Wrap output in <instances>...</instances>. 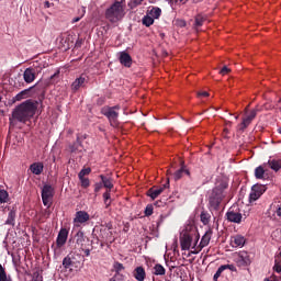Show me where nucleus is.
Here are the masks:
<instances>
[{
  "mask_svg": "<svg viewBox=\"0 0 281 281\" xmlns=\"http://www.w3.org/2000/svg\"><path fill=\"white\" fill-rule=\"evenodd\" d=\"M227 188L229 183L225 179H220L216 181L215 187L207 192V209L210 212H218L223 205V201L227 196Z\"/></svg>",
  "mask_w": 281,
  "mask_h": 281,
  "instance_id": "nucleus-1",
  "label": "nucleus"
},
{
  "mask_svg": "<svg viewBox=\"0 0 281 281\" xmlns=\"http://www.w3.org/2000/svg\"><path fill=\"white\" fill-rule=\"evenodd\" d=\"M200 238L201 235H199V231L194 224L184 225L180 232V247L182 251H191V254H194Z\"/></svg>",
  "mask_w": 281,
  "mask_h": 281,
  "instance_id": "nucleus-2",
  "label": "nucleus"
},
{
  "mask_svg": "<svg viewBox=\"0 0 281 281\" xmlns=\"http://www.w3.org/2000/svg\"><path fill=\"white\" fill-rule=\"evenodd\" d=\"M37 106L36 102L26 100L13 111L12 117L18 122H27L30 117H34Z\"/></svg>",
  "mask_w": 281,
  "mask_h": 281,
  "instance_id": "nucleus-3",
  "label": "nucleus"
},
{
  "mask_svg": "<svg viewBox=\"0 0 281 281\" xmlns=\"http://www.w3.org/2000/svg\"><path fill=\"white\" fill-rule=\"evenodd\" d=\"M124 0H114V2L105 10V19L110 23H117L124 19Z\"/></svg>",
  "mask_w": 281,
  "mask_h": 281,
  "instance_id": "nucleus-4",
  "label": "nucleus"
},
{
  "mask_svg": "<svg viewBox=\"0 0 281 281\" xmlns=\"http://www.w3.org/2000/svg\"><path fill=\"white\" fill-rule=\"evenodd\" d=\"M120 108L119 105L115 106H103L101 109L102 115H104L108 120L111 126L113 128H116V126L120 125V121H117V117H120Z\"/></svg>",
  "mask_w": 281,
  "mask_h": 281,
  "instance_id": "nucleus-5",
  "label": "nucleus"
},
{
  "mask_svg": "<svg viewBox=\"0 0 281 281\" xmlns=\"http://www.w3.org/2000/svg\"><path fill=\"white\" fill-rule=\"evenodd\" d=\"M234 262L239 269H247L251 265V254L241 250L238 252H235L234 256Z\"/></svg>",
  "mask_w": 281,
  "mask_h": 281,
  "instance_id": "nucleus-6",
  "label": "nucleus"
},
{
  "mask_svg": "<svg viewBox=\"0 0 281 281\" xmlns=\"http://www.w3.org/2000/svg\"><path fill=\"white\" fill-rule=\"evenodd\" d=\"M68 238H69V231L65 227H61L56 238V247L54 245L52 246V249H54L55 255L58 252V249L67 245Z\"/></svg>",
  "mask_w": 281,
  "mask_h": 281,
  "instance_id": "nucleus-7",
  "label": "nucleus"
},
{
  "mask_svg": "<svg viewBox=\"0 0 281 281\" xmlns=\"http://www.w3.org/2000/svg\"><path fill=\"white\" fill-rule=\"evenodd\" d=\"M267 192V187L265 184H255L251 188L249 193V203H256L260 196H262Z\"/></svg>",
  "mask_w": 281,
  "mask_h": 281,
  "instance_id": "nucleus-8",
  "label": "nucleus"
},
{
  "mask_svg": "<svg viewBox=\"0 0 281 281\" xmlns=\"http://www.w3.org/2000/svg\"><path fill=\"white\" fill-rule=\"evenodd\" d=\"M226 218L229 223H243V213L238 210V206H232L226 213Z\"/></svg>",
  "mask_w": 281,
  "mask_h": 281,
  "instance_id": "nucleus-9",
  "label": "nucleus"
},
{
  "mask_svg": "<svg viewBox=\"0 0 281 281\" xmlns=\"http://www.w3.org/2000/svg\"><path fill=\"white\" fill-rule=\"evenodd\" d=\"M91 220V215L87 211H77L72 223L75 227H80V225H86Z\"/></svg>",
  "mask_w": 281,
  "mask_h": 281,
  "instance_id": "nucleus-10",
  "label": "nucleus"
},
{
  "mask_svg": "<svg viewBox=\"0 0 281 281\" xmlns=\"http://www.w3.org/2000/svg\"><path fill=\"white\" fill-rule=\"evenodd\" d=\"M54 199V189L49 184H45L42 189V201L46 207L52 205V200Z\"/></svg>",
  "mask_w": 281,
  "mask_h": 281,
  "instance_id": "nucleus-11",
  "label": "nucleus"
},
{
  "mask_svg": "<svg viewBox=\"0 0 281 281\" xmlns=\"http://www.w3.org/2000/svg\"><path fill=\"white\" fill-rule=\"evenodd\" d=\"M168 188H170V182H167L160 187H153L147 191V196L155 201V199H157L164 192V190Z\"/></svg>",
  "mask_w": 281,
  "mask_h": 281,
  "instance_id": "nucleus-12",
  "label": "nucleus"
},
{
  "mask_svg": "<svg viewBox=\"0 0 281 281\" xmlns=\"http://www.w3.org/2000/svg\"><path fill=\"white\" fill-rule=\"evenodd\" d=\"M256 115H258V110H256V109L250 110L249 112L246 111V114L240 124V126H241L240 130L245 131V128H247L249 126V124H251V122H254V120H256Z\"/></svg>",
  "mask_w": 281,
  "mask_h": 281,
  "instance_id": "nucleus-13",
  "label": "nucleus"
},
{
  "mask_svg": "<svg viewBox=\"0 0 281 281\" xmlns=\"http://www.w3.org/2000/svg\"><path fill=\"white\" fill-rule=\"evenodd\" d=\"M210 240H212V232H206L202 238L200 244H195V251L194 254H199L203 250L204 247H207L210 245Z\"/></svg>",
  "mask_w": 281,
  "mask_h": 281,
  "instance_id": "nucleus-14",
  "label": "nucleus"
},
{
  "mask_svg": "<svg viewBox=\"0 0 281 281\" xmlns=\"http://www.w3.org/2000/svg\"><path fill=\"white\" fill-rule=\"evenodd\" d=\"M87 82H89V77L87 75L82 74L80 77L75 79V81L71 83V89L74 91H78L82 87H86Z\"/></svg>",
  "mask_w": 281,
  "mask_h": 281,
  "instance_id": "nucleus-15",
  "label": "nucleus"
},
{
  "mask_svg": "<svg viewBox=\"0 0 281 281\" xmlns=\"http://www.w3.org/2000/svg\"><path fill=\"white\" fill-rule=\"evenodd\" d=\"M100 234H101V238L103 240V243H113V240H115L113 238V232H111V227H104L100 229Z\"/></svg>",
  "mask_w": 281,
  "mask_h": 281,
  "instance_id": "nucleus-16",
  "label": "nucleus"
},
{
  "mask_svg": "<svg viewBox=\"0 0 281 281\" xmlns=\"http://www.w3.org/2000/svg\"><path fill=\"white\" fill-rule=\"evenodd\" d=\"M23 78L27 85L34 82V80H36V70L34 68H26Z\"/></svg>",
  "mask_w": 281,
  "mask_h": 281,
  "instance_id": "nucleus-17",
  "label": "nucleus"
},
{
  "mask_svg": "<svg viewBox=\"0 0 281 281\" xmlns=\"http://www.w3.org/2000/svg\"><path fill=\"white\" fill-rule=\"evenodd\" d=\"M75 238H76V245H78L80 249H85V247H87V244L85 243L86 241L89 243V239L85 236V232L82 231L77 232Z\"/></svg>",
  "mask_w": 281,
  "mask_h": 281,
  "instance_id": "nucleus-18",
  "label": "nucleus"
},
{
  "mask_svg": "<svg viewBox=\"0 0 281 281\" xmlns=\"http://www.w3.org/2000/svg\"><path fill=\"white\" fill-rule=\"evenodd\" d=\"M119 60L123 67H131V65H133V58L126 52L120 53Z\"/></svg>",
  "mask_w": 281,
  "mask_h": 281,
  "instance_id": "nucleus-19",
  "label": "nucleus"
},
{
  "mask_svg": "<svg viewBox=\"0 0 281 281\" xmlns=\"http://www.w3.org/2000/svg\"><path fill=\"white\" fill-rule=\"evenodd\" d=\"M246 239L243 235H236L231 238L232 247H245Z\"/></svg>",
  "mask_w": 281,
  "mask_h": 281,
  "instance_id": "nucleus-20",
  "label": "nucleus"
},
{
  "mask_svg": "<svg viewBox=\"0 0 281 281\" xmlns=\"http://www.w3.org/2000/svg\"><path fill=\"white\" fill-rule=\"evenodd\" d=\"M45 166L43 165V162H33L30 166V170L32 172V175H43V170H44Z\"/></svg>",
  "mask_w": 281,
  "mask_h": 281,
  "instance_id": "nucleus-21",
  "label": "nucleus"
},
{
  "mask_svg": "<svg viewBox=\"0 0 281 281\" xmlns=\"http://www.w3.org/2000/svg\"><path fill=\"white\" fill-rule=\"evenodd\" d=\"M133 276H134L135 280L144 281V280H146V270H144V267H137V268H135Z\"/></svg>",
  "mask_w": 281,
  "mask_h": 281,
  "instance_id": "nucleus-22",
  "label": "nucleus"
},
{
  "mask_svg": "<svg viewBox=\"0 0 281 281\" xmlns=\"http://www.w3.org/2000/svg\"><path fill=\"white\" fill-rule=\"evenodd\" d=\"M183 175H187V177H190V170H188L186 168V166H182L180 169H178L175 173H173V179L175 181H179V179L183 178Z\"/></svg>",
  "mask_w": 281,
  "mask_h": 281,
  "instance_id": "nucleus-23",
  "label": "nucleus"
},
{
  "mask_svg": "<svg viewBox=\"0 0 281 281\" xmlns=\"http://www.w3.org/2000/svg\"><path fill=\"white\" fill-rule=\"evenodd\" d=\"M101 179V183L103 184V188H106V190H113V179L111 177H106L104 175L99 176Z\"/></svg>",
  "mask_w": 281,
  "mask_h": 281,
  "instance_id": "nucleus-24",
  "label": "nucleus"
},
{
  "mask_svg": "<svg viewBox=\"0 0 281 281\" xmlns=\"http://www.w3.org/2000/svg\"><path fill=\"white\" fill-rule=\"evenodd\" d=\"M268 166L269 168H271V170H274V172H278L279 170H281L280 159L270 157V159L268 160Z\"/></svg>",
  "mask_w": 281,
  "mask_h": 281,
  "instance_id": "nucleus-25",
  "label": "nucleus"
},
{
  "mask_svg": "<svg viewBox=\"0 0 281 281\" xmlns=\"http://www.w3.org/2000/svg\"><path fill=\"white\" fill-rule=\"evenodd\" d=\"M15 221H16V210L13 209L8 214L5 225H11L12 227H14Z\"/></svg>",
  "mask_w": 281,
  "mask_h": 281,
  "instance_id": "nucleus-26",
  "label": "nucleus"
},
{
  "mask_svg": "<svg viewBox=\"0 0 281 281\" xmlns=\"http://www.w3.org/2000/svg\"><path fill=\"white\" fill-rule=\"evenodd\" d=\"M274 271L277 273H281V249H279V252L274 257Z\"/></svg>",
  "mask_w": 281,
  "mask_h": 281,
  "instance_id": "nucleus-27",
  "label": "nucleus"
},
{
  "mask_svg": "<svg viewBox=\"0 0 281 281\" xmlns=\"http://www.w3.org/2000/svg\"><path fill=\"white\" fill-rule=\"evenodd\" d=\"M212 218V215L207 211H202L200 214V221L203 223V225H209L210 221Z\"/></svg>",
  "mask_w": 281,
  "mask_h": 281,
  "instance_id": "nucleus-28",
  "label": "nucleus"
},
{
  "mask_svg": "<svg viewBox=\"0 0 281 281\" xmlns=\"http://www.w3.org/2000/svg\"><path fill=\"white\" fill-rule=\"evenodd\" d=\"M147 14L154 19H159V16H161V9L159 7H153L148 10Z\"/></svg>",
  "mask_w": 281,
  "mask_h": 281,
  "instance_id": "nucleus-29",
  "label": "nucleus"
},
{
  "mask_svg": "<svg viewBox=\"0 0 281 281\" xmlns=\"http://www.w3.org/2000/svg\"><path fill=\"white\" fill-rule=\"evenodd\" d=\"M103 203L105 205V209L109 210V207H111V190H106L104 193H103Z\"/></svg>",
  "mask_w": 281,
  "mask_h": 281,
  "instance_id": "nucleus-30",
  "label": "nucleus"
},
{
  "mask_svg": "<svg viewBox=\"0 0 281 281\" xmlns=\"http://www.w3.org/2000/svg\"><path fill=\"white\" fill-rule=\"evenodd\" d=\"M142 23L145 25V27H150V25L155 23V19L147 13L145 16H143Z\"/></svg>",
  "mask_w": 281,
  "mask_h": 281,
  "instance_id": "nucleus-31",
  "label": "nucleus"
},
{
  "mask_svg": "<svg viewBox=\"0 0 281 281\" xmlns=\"http://www.w3.org/2000/svg\"><path fill=\"white\" fill-rule=\"evenodd\" d=\"M154 276H166V268L161 263H157L154 267Z\"/></svg>",
  "mask_w": 281,
  "mask_h": 281,
  "instance_id": "nucleus-32",
  "label": "nucleus"
},
{
  "mask_svg": "<svg viewBox=\"0 0 281 281\" xmlns=\"http://www.w3.org/2000/svg\"><path fill=\"white\" fill-rule=\"evenodd\" d=\"M80 146H82V143H80V137L77 136V142L69 146L70 153H78V150H80Z\"/></svg>",
  "mask_w": 281,
  "mask_h": 281,
  "instance_id": "nucleus-33",
  "label": "nucleus"
},
{
  "mask_svg": "<svg viewBox=\"0 0 281 281\" xmlns=\"http://www.w3.org/2000/svg\"><path fill=\"white\" fill-rule=\"evenodd\" d=\"M256 179H265V167L259 166L255 169Z\"/></svg>",
  "mask_w": 281,
  "mask_h": 281,
  "instance_id": "nucleus-34",
  "label": "nucleus"
},
{
  "mask_svg": "<svg viewBox=\"0 0 281 281\" xmlns=\"http://www.w3.org/2000/svg\"><path fill=\"white\" fill-rule=\"evenodd\" d=\"M203 23H205L203 15H196L194 20V27L199 30V27L203 26Z\"/></svg>",
  "mask_w": 281,
  "mask_h": 281,
  "instance_id": "nucleus-35",
  "label": "nucleus"
},
{
  "mask_svg": "<svg viewBox=\"0 0 281 281\" xmlns=\"http://www.w3.org/2000/svg\"><path fill=\"white\" fill-rule=\"evenodd\" d=\"M142 3H144V0H130L127 5L130 10H135V8H137L138 5H142Z\"/></svg>",
  "mask_w": 281,
  "mask_h": 281,
  "instance_id": "nucleus-36",
  "label": "nucleus"
},
{
  "mask_svg": "<svg viewBox=\"0 0 281 281\" xmlns=\"http://www.w3.org/2000/svg\"><path fill=\"white\" fill-rule=\"evenodd\" d=\"M27 93H30L29 90H23L14 97V100L16 102H21V100H25V98H27Z\"/></svg>",
  "mask_w": 281,
  "mask_h": 281,
  "instance_id": "nucleus-37",
  "label": "nucleus"
},
{
  "mask_svg": "<svg viewBox=\"0 0 281 281\" xmlns=\"http://www.w3.org/2000/svg\"><path fill=\"white\" fill-rule=\"evenodd\" d=\"M8 199H10V194L8 191L1 189L0 190V203H8Z\"/></svg>",
  "mask_w": 281,
  "mask_h": 281,
  "instance_id": "nucleus-38",
  "label": "nucleus"
},
{
  "mask_svg": "<svg viewBox=\"0 0 281 281\" xmlns=\"http://www.w3.org/2000/svg\"><path fill=\"white\" fill-rule=\"evenodd\" d=\"M113 269L115 271V276H120V272L124 271V265L120 263V261H116L113 263Z\"/></svg>",
  "mask_w": 281,
  "mask_h": 281,
  "instance_id": "nucleus-39",
  "label": "nucleus"
},
{
  "mask_svg": "<svg viewBox=\"0 0 281 281\" xmlns=\"http://www.w3.org/2000/svg\"><path fill=\"white\" fill-rule=\"evenodd\" d=\"M72 265H74V261L71 260V257L67 256V257L64 258L63 267L65 269H70Z\"/></svg>",
  "mask_w": 281,
  "mask_h": 281,
  "instance_id": "nucleus-40",
  "label": "nucleus"
},
{
  "mask_svg": "<svg viewBox=\"0 0 281 281\" xmlns=\"http://www.w3.org/2000/svg\"><path fill=\"white\" fill-rule=\"evenodd\" d=\"M223 271H225V267L221 266L217 271L215 272V274L213 276V280L214 281H218V279L221 278V276L223 274Z\"/></svg>",
  "mask_w": 281,
  "mask_h": 281,
  "instance_id": "nucleus-41",
  "label": "nucleus"
},
{
  "mask_svg": "<svg viewBox=\"0 0 281 281\" xmlns=\"http://www.w3.org/2000/svg\"><path fill=\"white\" fill-rule=\"evenodd\" d=\"M87 175H91V168H85L82 169L79 175L78 178L79 179H83L85 177H87Z\"/></svg>",
  "mask_w": 281,
  "mask_h": 281,
  "instance_id": "nucleus-42",
  "label": "nucleus"
},
{
  "mask_svg": "<svg viewBox=\"0 0 281 281\" xmlns=\"http://www.w3.org/2000/svg\"><path fill=\"white\" fill-rule=\"evenodd\" d=\"M79 181L81 182V188H89L91 186L89 178H79Z\"/></svg>",
  "mask_w": 281,
  "mask_h": 281,
  "instance_id": "nucleus-43",
  "label": "nucleus"
},
{
  "mask_svg": "<svg viewBox=\"0 0 281 281\" xmlns=\"http://www.w3.org/2000/svg\"><path fill=\"white\" fill-rule=\"evenodd\" d=\"M154 207L153 204H148L145 209V216H153Z\"/></svg>",
  "mask_w": 281,
  "mask_h": 281,
  "instance_id": "nucleus-44",
  "label": "nucleus"
},
{
  "mask_svg": "<svg viewBox=\"0 0 281 281\" xmlns=\"http://www.w3.org/2000/svg\"><path fill=\"white\" fill-rule=\"evenodd\" d=\"M188 3V0H173L171 5H186Z\"/></svg>",
  "mask_w": 281,
  "mask_h": 281,
  "instance_id": "nucleus-45",
  "label": "nucleus"
},
{
  "mask_svg": "<svg viewBox=\"0 0 281 281\" xmlns=\"http://www.w3.org/2000/svg\"><path fill=\"white\" fill-rule=\"evenodd\" d=\"M176 25L178 27H186L187 23L184 20L178 19V20H176Z\"/></svg>",
  "mask_w": 281,
  "mask_h": 281,
  "instance_id": "nucleus-46",
  "label": "nucleus"
},
{
  "mask_svg": "<svg viewBox=\"0 0 281 281\" xmlns=\"http://www.w3.org/2000/svg\"><path fill=\"white\" fill-rule=\"evenodd\" d=\"M222 267H224V271H227V269L229 271H236V266L234 265H223Z\"/></svg>",
  "mask_w": 281,
  "mask_h": 281,
  "instance_id": "nucleus-47",
  "label": "nucleus"
},
{
  "mask_svg": "<svg viewBox=\"0 0 281 281\" xmlns=\"http://www.w3.org/2000/svg\"><path fill=\"white\" fill-rule=\"evenodd\" d=\"M78 14L79 16H81V19L85 16V14H87V8L85 7H81L79 10H78Z\"/></svg>",
  "mask_w": 281,
  "mask_h": 281,
  "instance_id": "nucleus-48",
  "label": "nucleus"
},
{
  "mask_svg": "<svg viewBox=\"0 0 281 281\" xmlns=\"http://www.w3.org/2000/svg\"><path fill=\"white\" fill-rule=\"evenodd\" d=\"M81 251H83L85 256H87V258H89V256H91V249L87 248V246H85L83 248H80Z\"/></svg>",
  "mask_w": 281,
  "mask_h": 281,
  "instance_id": "nucleus-49",
  "label": "nucleus"
},
{
  "mask_svg": "<svg viewBox=\"0 0 281 281\" xmlns=\"http://www.w3.org/2000/svg\"><path fill=\"white\" fill-rule=\"evenodd\" d=\"M220 74L222 76H227V74H229V68H227V66H224L221 70Z\"/></svg>",
  "mask_w": 281,
  "mask_h": 281,
  "instance_id": "nucleus-50",
  "label": "nucleus"
},
{
  "mask_svg": "<svg viewBox=\"0 0 281 281\" xmlns=\"http://www.w3.org/2000/svg\"><path fill=\"white\" fill-rule=\"evenodd\" d=\"M102 182H98L94 184V192H98L99 190H102Z\"/></svg>",
  "mask_w": 281,
  "mask_h": 281,
  "instance_id": "nucleus-51",
  "label": "nucleus"
},
{
  "mask_svg": "<svg viewBox=\"0 0 281 281\" xmlns=\"http://www.w3.org/2000/svg\"><path fill=\"white\" fill-rule=\"evenodd\" d=\"M207 95H210V93H207V91L199 92V93H198V97H199V98H207Z\"/></svg>",
  "mask_w": 281,
  "mask_h": 281,
  "instance_id": "nucleus-52",
  "label": "nucleus"
},
{
  "mask_svg": "<svg viewBox=\"0 0 281 281\" xmlns=\"http://www.w3.org/2000/svg\"><path fill=\"white\" fill-rule=\"evenodd\" d=\"M32 281H43V277L40 274H35L32 279Z\"/></svg>",
  "mask_w": 281,
  "mask_h": 281,
  "instance_id": "nucleus-53",
  "label": "nucleus"
},
{
  "mask_svg": "<svg viewBox=\"0 0 281 281\" xmlns=\"http://www.w3.org/2000/svg\"><path fill=\"white\" fill-rule=\"evenodd\" d=\"M81 19H82V16L78 15L72 19L71 23H78V21H80Z\"/></svg>",
  "mask_w": 281,
  "mask_h": 281,
  "instance_id": "nucleus-54",
  "label": "nucleus"
},
{
  "mask_svg": "<svg viewBox=\"0 0 281 281\" xmlns=\"http://www.w3.org/2000/svg\"><path fill=\"white\" fill-rule=\"evenodd\" d=\"M52 5H54V3H50L49 1L44 2V8H52Z\"/></svg>",
  "mask_w": 281,
  "mask_h": 281,
  "instance_id": "nucleus-55",
  "label": "nucleus"
},
{
  "mask_svg": "<svg viewBox=\"0 0 281 281\" xmlns=\"http://www.w3.org/2000/svg\"><path fill=\"white\" fill-rule=\"evenodd\" d=\"M276 214H277V216H281V207L280 206L276 210Z\"/></svg>",
  "mask_w": 281,
  "mask_h": 281,
  "instance_id": "nucleus-56",
  "label": "nucleus"
},
{
  "mask_svg": "<svg viewBox=\"0 0 281 281\" xmlns=\"http://www.w3.org/2000/svg\"><path fill=\"white\" fill-rule=\"evenodd\" d=\"M263 281H278V279L270 277V278L265 279Z\"/></svg>",
  "mask_w": 281,
  "mask_h": 281,
  "instance_id": "nucleus-57",
  "label": "nucleus"
},
{
  "mask_svg": "<svg viewBox=\"0 0 281 281\" xmlns=\"http://www.w3.org/2000/svg\"><path fill=\"white\" fill-rule=\"evenodd\" d=\"M278 133L281 135V127L278 128Z\"/></svg>",
  "mask_w": 281,
  "mask_h": 281,
  "instance_id": "nucleus-58",
  "label": "nucleus"
},
{
  "mask_svg": "<svg viewBox=\"0 0 281 281\" xmlns=\"http://www.w3.org/2000/svg\"><path fill=\"white\" fill-rule=\"evenodd\" d=\"M235 120H238V116H235Z\"/></svg>",
  "mask_w": 281,
  "mask_h": 281,
  "instance_id": "nucleus-59",
  "label": "nucleus"
},
{
  "mask_svg": "<svg viewBox=\"0 0 281 281\" xmlns=\"http://www.w3.org/2000/svg\"><path fill=\"white\" fill-rule=\"evenodd\" d=\"M0 101H1V95H0Z\"/></svg>",
  "mask_w": 281,
  "mask_h": 281,
  "instance_id": "nucleus-60",
  "label": "nucleus"
}]
</instances>
